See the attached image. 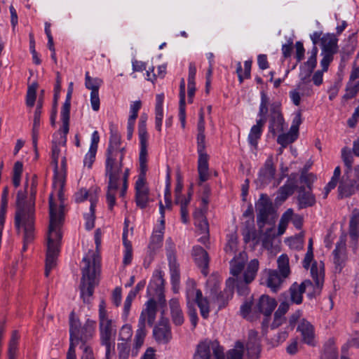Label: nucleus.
<instances>
[{"instance_id": "nucleus-32", "label": "nucleus", "mask_w": 359, "mask_h": 359, "mask_svg": "<svg viewBox=\"0 0 359 359\" xmlns=\"http://www.w3.org/2000/svg\"><path fill=\"white\" fill-rule=\"evenodd\" d=\"M168 259L169 262V266L171 274V282L172 286L179 284L180 282V271L179 266L176 262V257L172 250H170L168 254Z\"/></svg>"}, {"instance_id": "nucleus-61", "label": "nucleus", "mask_w": 359, "mask_h": 359, "mask_svg": "<svg viewBox=\"0 0 359 359\" xmlns=\"http://www.w3.org/2000/svg\"><path fill=\"white\" fill-rule=\"evenodd\" d=\"M187 307H188V314L190 318L191 323L194 327H196L198 323V316L196 310L194 308V305L193 303L188 301L187 302Z\"/></svg>"}, {"instance_id": "nucleus-5", "label": "nucleus", "mask_w": 359, "mask_h": 359, "mask_svg": "<svg viewBox=\"0 0 359 359\" xmlns=\"http://www.w3.org/2000/svg\"><path fill=\"white\" fill-rule=\"evenodd\" d=\"M257 223L260 231L266 224H274L278 215L272 201L266 194H262L256 203Z\"/></svg>"}, {"instance_id": "nucleus-7", "label": "nucleus", "mask_w": 359, "mask_h": 359, "mask_svg": "<svg viewBox=\"0 0 359 359\" xmlns=\"http://www.w3.org/2000/svg\"><path fill=\"white\" fill-rule=\"evenodd\" d=\"M211 351L213 359H225L224 349L218 341L210 340H205L197 345L194 359H210Z\"/></svg>"}, {"instance_id": "nucleus-15", "label": "nucleus", "mask_w": 359, "mask_h": 359, "mask_svg": "<svg viewBox=\"0 0 359 359\" xmlns=\"http://www.w3.org/2000/svg\"><path fill=\"white\" fill-rule=\"evenodd\" d=\"M346 236L342 234L336 244V248L333 251L334 264L335 272L340 273L344 266L346 259Z\"/></svg>"}, {"instance_id": "nucleus-31", "label": "nucleus", "mask_w": 359, "mask_h": 359, "mask_svg": "<svg viewBox=\"0 0 359 359\" xmlns=\"http://www.w3.org/2000/svg\"><path fill=\"white\" fill-rule=\"evenodd\" d=\"M266 118H260L257 121V124L252 127L248 135V141L251 145L255 147L257 145V140L262 135V128L266 123Z\"/></svg>"}, {"instance_id": "nucleus-45", "label": "nucleus", "mask_w": 359, "mask_h": 359, "mask_svg": "<svg viewBox=\"0 0 359 359\" xmlns=\"http://www.w3.org/2000/svg\"><path fill=\"white\" fill-rule=\"evenodd\" d=\"M146 313L147 315V323L149 325H152L156 313V302L154 299H150L147 303Z\"/></svg>"}, {"instance_id": "nucleus-57", "label": "nucleus", "mask_w": 359, "mask_h": 359, "mask_svg": "<svg viewBox=\"0 0 359 359\" xmlns=\"http://www.w3.org/2000/svg\"><path fill=\"white\" fill-rule=\"evenodd\" d=\"M313 70H311V69H305L304 67L301 69V72L299 73L300 82L298 84V88H300L302 84H306L311 81V76L313 73Z\"/></svg>"}, {"instance_id": "nucleus-17", "label": "nucleus", "mask_w": 359, "mask_h": 359, "mask_svg": "<svg viewBox=\"0 0 359 359\" xmlns=\"http://www.w3.org/2000/svg\"><path fill=\"white\" fill-rule=\"evenodd\" d=\"M275 172L276 168L273 165V160L271 158H269L260 169L259 176L255 182L259 184L260 186L268 184L273 179Z\"/></svg>"}, {"instance_id": "nucleus-40", "label": "nucleus", "mask_w": 359, "mask_h": 359, "mask_svg": "<svg viewBox=\"0 0 359 359\" xmlns=\"http://www.w3.org/2000/svg\"><path fill=\"white\" fill-rule=\"evenodd\" d=\"M198 135H197V146L205 145V120L203 109H201L199 113V120L197 126Z\"/></svg>"}, {"instance_id": "nucleus-19", "label": "nucleus", "mask_w": 359, "mask_h": 359, "mask_svg": "<svg viewBox=\"0 0 359 359\" xmlns=\"http://www.w3.org/2000/svg\"><path fill=\"white\" fill-rule=\"evenodd\" d=\"M100 327L101 344H114L116 330L113 325L112 321L109 320L100 322Z\"/></svg>"}, {"instance_id": "nucleus-41", "label": "nucleus", "mask_w": 359, "mask_h": 359, "mask_svg": "<svg viewBox=\"0 0 359 359\" xmlns=\"http://www.w3.org/2000/svg\"><path fill=\"white\" fill-rule=\"evenodd\" d=\"M69 114L70 111H61V118L62 121V132L64 135L60 137V140L59 143H62L64 146L67 142L66 135L69 133Z\"/></svg>"}, {"instance_id": "nucleus-30", "label": "nucleus", "mask_w": 359, "mask_h": 359, "mask_svg": "<svg viewBox=\"0 0 359 359\" xmlns=\"http://www.w3.org/2000/svg\"><path fill=\"white\" fill-rule=\"evenodd\" d=\"M170 309L173 323L177 326L182 325L184 319L177 299H172L170 301Z\"/></svg>"}, {"instance_id": "nucleus-34", "label": "nucleus", "mask_w": 359, "mask_h": 359, "mask_svg": "<svg viewBox=\"0 0 359 359\" xmlns=\"http://www.w3.org/2000/svg\"><path fill=\"white\" fill-rule=\"evenodd\" d=\"M128 229L125 227L123 233V243L125 248L123 264L125 266L130 264L133 259V248L130 241L127 239Z\"/></svg>"}, {"instance_id": "nucleus-1", "label": "nucleus", "mask_w": 359, "mask_h": 359, "mask_svg": "<svg viewBox=\"0 0 359 359\" xmlns=\"http://www.w3.org/2000/svg\"><path fill=\"white\" fill-rule=\"evenodd\" d=\"M125 153V147H121V145L109 152H106L105 175L109 178L106 197L111 210L116 204L115 196L119 187Z\"/></svg>"}, {"instance_id": "nucleus-59", "label": "nucleus", "mask_w": 359, "mask_h": 359, "mask_svg": "<svg viewBox=\"0 0 359 359\" xmlns=\"http://www.w3.org/2000/svg\"><path fill=\"white\" fill-rule=\"evenodd\" d=\"M300 182L306 186L307 190H312V184L315 180V176L312 173L301 174L299 177Z\"/></svg>"}, {"instance_id": "nucleus-14", "label": "nucleus", "mask_w": 359, "mask_h": 359, "mask_svg": "<svg viewBox=\"0 0 359 359\" xmlns=\"http://www.w3.org/2000/svg\"><path fill=\"white\" fill-rule=\"evenodd\" d=\"M205 145L197 146L198 153V172L199 176V184L207 181L209 178L208 155L205 153Z\"/></svg>"}, {"instance_id": "nucleus-37", "label": "nucleus", "mask_w": 359, "mask_h": 359, "mask_svg": "<svg viewBox=\"0 0 359 359\" xmlns=\"http://www.w3.org/2000/svg\"><path fill=\"white\" fill-rule=\"evenodd\" d=\"M245 262V259L241 253L238 257H235L231 262V273L233 278H237L241 277L240 275L244 269Z\"/></svg>"}, {"instance_id": "nucleus-29", "label": "nucleus", "mask_w": 359, "mask_h": 359, "mask_svg": "<svg viewBox=\"0 0 359 359\" xmlns=\"http://www.w3.org/2000/svg\"><path fill=\"white\" fill-rule=\"evenodd\" d=\"M156 280L154 283H150L148 286V291L154 290L158 294V301L161 304L165 305V296L163 294V284L164 280L161 272H158V274L155 276Z\"/></svg>"}, {"instance_id": "nucleus-36", "label": "nucleus", "mask_w": 359, "mask_h": 359, "mask_svg": "<svg viewBox=\"0 0 359 359\" xmlns=\"http://www.w3.org/2000/svg\"><path fill=\"white\" fill-rule=\"evenodd\" d=\"M349 236L353 245L356 248L358 239L359 237V217L353 216L351 218L349 222Z\"/></svg>"}, {"instance_id": "nucleus-3", "label": "nucleus", "mask_w": 359, "mask_h": 359, "mask_svg": "<svg viewBox=\"0 0 359 359\" xmlns=\"http://www.w3.org/2000/svg\"><path fill=\"white\" fill-rule=\"evenodd\" d=\"M95 322L88 319L83 327L79 319L74 318V313L72 312L69 318V343L76 344L79 341L82 343L81 348L84 349L86 341L90 339L95 330Z\"/></svg>"}, {"instance_id": "nucleus-10", "label": "nucleus", "mask_w": 359, "mask_h": 359, "mask_svg": "<svg viewBox=\"0 0 359 359\" xmlns=\"http://www.w3.org/2000/svg\"><path fill=\"white\" fill-rule=\"evenodd\" d=\"M311 274L315 282V285H313V283L310 280H305L303 281L299 287L302 289V290L305 292L306 288L308 287H313V291L311 293L309 294L310 298L319 295L324 283V270L323 266L320 267V269L318 270L317 262H314L311 267Z\"/></svg>"}, {"instance_id": "nucleus-22", "label": "nucleus", "mask_w": 359, "mask_h": 359, "mask_svg": "<svg viewBox=\"0 0 359 359\" xmlns=\"http://www.w3.org/2000/svg\"><path fill=\"white\" fill-rule=\"evenodd\" d=\"M257 334V332L254 330H250L248 332L246 349L250 359H257L261 351Z\"/></svg>"}, {"instance_id": "nucleus-28", "label": "nucleus", "mask_w": 359, "mask_h": 359, "mask_svg": "<svg viewBox=\"0 0 359 359\" xmlns=\"http://www.w3.org/2000/svg\"><path fill=\"white\" fill-rule=\"evenodd\" d=\"M265 275L266 278V285L268 287L276 292L279 289L281 283L285 278H283L281 275H279L276 270H265L263 276Z\"/></svg>"}, {"instance_id": "nucleus-50", "label": "nucleus", "mask_w": 359, "mask_h": 359, "mask_svg": "<svg viewBox=\"0 0 359 359\" xmlns=\"http://www.w3.org/2000/svg\"><path fill=\"white\" fill-rule=\"evenodd\" d=\"M110 138L109 145L106 152H109L116 147L120 146L121 143V135L116 130H114L112 128L110 129Z\"/></svg>"}, {"instance_id": "nucleus-52", "label": "nucleus", "mask_w": 359, "mask_h": 359, "mask_svg": "<svg viewBox=\"0 0 359 359\" xmlns=\"http://www.w3.org/2000/svg\"><path fill=\"white\" fill-rule=\"evenodd\" d=\"M54 187L55 188H58L57 196L60 201H63L64 200V194H63V188L65 186V178L62 175L58 174L55 177V175H54Z\"/></svg>"}, {"instance_id": "nucleus-44", "label": "nucleus", "mask_w": 359, "mask_h": 359, "mask_svg": "<svg viewBox=\"0 0 359 359\" xmlns=\"http://www.w3.org/2000/svg\"><path fill=\"white\" fill-rule=\"evenodd\" d=\"M19 339L18 332L14 330L12 332L11 338L9 341L8 356V359H15V354L18 349V341Z\"/></svg>"}, {"instance_id": "nucleus-55", "label": "nucleus", "mask_w": 359, "mask_h": 359, "mask_svg": "<svg viewBox=\"0 0 359 359\" xmlns=\"http://www.w3.org/2000/svg\"><path fill=\"white\" fill-rule=\"evenodd\" d=\"M341 158L344 163L345 166L347 168L346 173L351 172L352 169V164L353 162V158L351 155L350 150L346 149V148H344L341 151Z\"/></svg>"}, {"instance_id": "nucleus-63", "label": "nucleus", "mask_w": 359, "mask_h": 359, "mask_svg": "<svg viewBox=\"0 0 359 359\" xmlns=\"http://www.w3.org/2000/svg\"><path fill=\"white\" fill-rule=\"evenodd\" d=\"M358 92L357 91V88H355L353 86V83L348 82L346 88V93L344 94L343 98L346 100L351 99L354 97Z\"/></svg>"}, {"instance_id": "nucleus-11", "label": "nucleus", "mask_w": 359, "mask_h": 359, "mask_svg": "<svg viewBox=\"0 0 359 359\" xmlns=\"http://www.w3.org/2000/svg\"><path fill=\"white\" fill-rule=\"evenodd\" d=\"M153 336L159 344H166L172 339L171 328L169 320L161 317L157 325L154 327Z\"/></svg>"}, {"instance_id": "nucleus-56", "label": "nucleus", "mask_w": 359, "mask_h": 359, "mask_svg": "<svg viewBox=\"0 0 359 359\" xmlns=\"http://www.w3.org/2000/svg\"><path fill=\"white\" fill-rule=\"evenodd\" d=\"M145 335V316L144 311H142L140 317L135 339L144 340Z\"/></svg>"}, {"instance_id": "nucleus-43", "label": "nucleus", "mask_w": 359, "mask_h": 359, "mask_svg": "<svg viewBox=\"0 0 359 359\" xmlns=\"http://www.w3.org/2000/svg\"><path fill=\"white\" fill-rule=\"evenodd\" d=\"M278 266L283 278H287L290 274L289 259L286 255H280L278 260Z\"/></svg>"}, {"instance_id": "nucleus-24", "label": "nucleus", "mask_w": 359, "mask_h": 359, "mask_svg": "<svg viewBox=\"0 0 359 359\" xmlns=\"http://www.w3.org/2000/svg\"><path fill=\"white\" fill-rule=\"evenodd\" d=\"M297 331L302 333V341L309 346H314V331L313 325L303 319L297 327Z\"/></svg>"}, {"instance_id": "nucleus-48", "label": "nucleus", "mask_w": 359, "mask_h": 359, "mask_svg": "<svg viewBox=\"0 0 359 359\" xmlns=\"http://www.w3.org/2000/svg\"><path fill=\"white\" fill-rule=\"evenodd\" d=\"M297 138V135L294 134L290 130L287 133H283L278 135L277 142L283 147H286L289 144L292 143Z\"/></svg>"}, {"instance_id": "nucleus-62", "label": "nucleus", "mask_w": 359, "mask_h": 359, "mask_svg": "<svg viewBox=\"0 0 359 359\" xmlns=\"http://www.w3.org/2000/svg\"><path fill=\"white\" fill-rule=\"evenodd\" d=\"M196 304L200 309L201 314L203 318H207L210 312L209 303L207 298L201 299L200 301L197 302Z\"/></svg>"}, {"instance_id": "nucleus-25", "label": "nucleus", "mask_w": 359, "mask_h": 359, "mask_svg": "<svg viewBox=\"0 0 359 359\" xmlns=\"http://www.w3.org/2000/svg\"><path fill=\"white\" fill-rule=\"evenodd\" d=\"M138 133L140 140V164L147 165V125H138Z\"/></svg>"}, {"instance_id": "nucleus-42", "label": "nucleus", "mask_w": 359, "mask_h": 359, "mask_svg": "<svg viewBox=\"0 0 359 359\" xmlns=\"http://www.w3.org/2000/svg\"><path fill=\"white\" fill-rule=\"evenodd\" d=\"M304 292L299 287L297 283H293L290 290V300L292 303L299 304L302 302V294Z\"/></svg>"}, {"instance_id": "nucleus-35", "label": "nucleus", "mask_w": 359, "mask_h": 359, "mask_svg": "<svg viewBox=\"0 0 359 359\" xmlns=\"http://www.w3.org/2000/svg\"><path fill=\"white\" fill-rule=\"evenodd\" d=\"M338 353L333 339H329L325 344L323 353L320 359H337Z\"/></svg>"}, {"instance_id": "nucleus-58", "label": "nucleus", "mask_w": 359, "mask_h": 359, "mask_svg": "<svg viewBox=\"0 0 359 359\" xmlns=\"http://www.w3.org/2000/svg\"><path fill=\"white\" fill-rule=\"evenodd\" d=\"M60 149L58 148V146L57 144L53 142V148H52V161L53 163L54 164V172L55 175V177L57 176L58 171V157L60 154Z\"/></svg>"}, {"instance_id": "nucleus-46", "label": "nucleus", "mask_w": 359, "mask_h": 359, "mask_svg": "<svg viewBox=\"0 0 359 359\" xmlns=\"http://www.w3.org/2000/svg\"><path fill=\"white\" fill-rule=\"evenodd\" d=\"M90 212L86 214L85 216L86 218V228L87 230L92 229L95 226V201L93 200V197H90Z\"/></svg>"}, {"instance_id": "nucleus-20", "label": "nucleus", "mask_w": 359, "mask_h": 359, "mask_svg": "<svg viewBox=\"0 0 359 359\" xmlns=\"http://www.w3.org/2000/svg\"><path fill=\"white\" fill-rule=\"evenodd\" d=\"M297 191V199L299 209L306 208L315 205L316 198L312 190H307L304 186H300L298 187Z\"/></svg>"}, {"instance_id": "nucleus-27", "label": "nucleus", "mask_w": 359, "mask_h": 359, "mask_svg": "<svg viewBox=\"0 0 359 359\" xmlns=\"http://www.w3.org/2000/svg\"><path fill=\"white\" fill-rule=\"evenodd\" d=\"M338 39L334 34H327L320 39V44L322 46V53H327L334 55L337 52Z\"/></svg>"}, {"instance_id": "nucleus-53", "label": "nucleus", "mask_w": 359, "mask_h": 359, "mask_svg": "<svg viewBox=\"0 0 359 359\" xmlns=\"http://www.w3.org/2000/svg\"><path fill=\"white\" fill-rule=\"evenodd\" d=\"M269 103V98L267 95L262 91L261 93V104L259 111V116L261 118H266V114L268 113L269 109L268 105Z\"/></svg>"}, {"instance_id": "nucleus-49", "label": "nucleus", "mask_w": 359, "mask_h": 359, "mask_svg": "<svg viewBox=\"0 0 359 359\" xmlns=\"http://www.w3.org/2000/svg\"><path fill=\"white\" fill-rule=\"evenodd\" d=\"M37 88V83H33L31 86L28 87L26 96V104L29 107H32L34 105L36 97Z\"/></svg>"}, {"instance_id": "nucleus-13", "label": "nucleus", "mask_w": 359, "mask_h": 359, "mask_svg": "<svg viewBox=\"0 0 359 359\" xmlns=\"http://www.w3.org/2000/svg\"><path fill=\"white\" fill-rule=\"evenodd\" d=\"M285 121L278 105L273 104L270 109L269 131L273 136L284 130Z\"/></svg>"}, {"instance_id": "nucleus-51", "label": "nucleus", "mask_w": 359, "mask_h": 359, "mask_svg": "<svg viewBox=\"0 0 359 359\" xmlns=\"http://www.w3.org/2000/svg\"><path fill=\"white\" fill-rule=\"evenodd\" d=\"M102 81L99 79H93L89 76L88 72L86 74V87L91 90V92L99 91Z\"/></svg>"}, {"instance_id": "nucleus-54", "label": "nucleus", "mask_w": 359, "mask_h": 359, "mask_svg": "<svg viewBox=\"0 0 359 359\" xmlns=\"http://www.w3.org/2000/svg\"><path fill=\"white\" fill-rule=\"evenodd\" d=\"M338 191L339 198L348 197L353 194V184H347L344 180H341L339 182Z\"/></svg>"}, {"instance_id": "nucleus-4", "label": "nucleus", "mask_w": 359, "mask_h": 359, "mask_svg": "<svg viewBox=\"0 0 359 359\" xmlns=\"http://www.w3.org/2000/svg\"><path fill=\"white\" fill-rule=\"evenodd\" d=\"M64 209L65 205L63 201H60L57 208L56 203L54 202L53 196L51 194L49 197L50 222L47 238L61 241L62 233L60 228L65 218Z\"/></svg>"}, {"instance_id": "nucleus-47", "label": "nucleus", "mask_w": 359, "mask_h": 359, "mask_svg": "<svg viewBox=\"0 0 359 359\" xmlns=\"http://www.w3.org/2000/svg\"><path fill=\"white\" fill-rule=\"evenodd\" d=\"M44 90H41L40 96L39 97L36 110L34 115V123L33 126L34 128H39L40 126V117L41 114V109L43 102Z\"/></svg>"}, {"instance_id": "nucleus-39", "label": "nucleus", "mask_w": 359, "mask_h": 359, "mask_svg": "<svg viewBox=\"0 0 359 359\" xmlns=\"http://www.w3.org/2000/svg\"><path fill=\"white\" fill-rule=\"evenodd\" d=\"M211 295L212 300L217 304L219 309L224 307L226 300L231 296L228 293L219 292L216 285L211 289Z\"/></svg>"}, {"instance_id": "nucleus-38", "label": "nucleus", "mask_w": 359, "mask_h": 359, "mask_svg": "<svg viewBox=\"0 0 359 359\" xmlns=\"http://www.w3.org/2000/svg\"><path fill=\"white\" fill-rule=\"evenodd\" d=\"M259 269V261L257 259H252L247 266L244 272L243 278L245 283H251L255 278Z\"/></svg>"}, {"instance_id": "nucleus-2", "label": "nucleus", "mask_w": 359, "mask_h": 359, "mask_svg": "<svg viewBox=\"0 0 359 359\" xmlns=\"http://www.w3.org/2000/svg\"><path fill=\"white\" fill-rule=\"evenodd\" d=\"M88 257H85L82 262L85 266L81 268L80 290L83 302L90 303L89 297L93 296L94 288L98 285L97 276L100 272V257L93 250H89Z\"/></svg>"}, {"instance_id": "nucleus-12", "label": "nucleus", "mask_w": 359, "mask_h": 359, "mask_svg": "<svg viewBox=\"0 0 359 359\" xmlns=\"http://www.w3.org/2000/svg\"><path fill=\"white\" fill-rule=\"evenodd\" d=\"M47 251L46 258L45 276H49L50 270L56 265V260L60 253L61 241L47 238Z\"/></svg>"}, {"instance_id": "nucleus-33", "label": "nucleus", "mask_w": 359, "mask_h": 359, "mask_svg": "<svg viewBox=\"0 0 359 359\" xmlns=\"http://www.w3.org/2000/svg\"><path fill=\"white\" fill-rule=\"evenodd\" d=\"M163 234V232L159 231L158 233H154L151 237L150 243L148 246V254L150 260L153 259L156 251L162 246Z\"/></svg>"}, {"instance_id": "nucleus-8", "label": "nucleus", "mask_w": 359, "mask_h": 359, "mask_svg": "<svg viewBox=\"0 0 359 359\" xmlns=\"http://www.w3.org/2000/svg\"><path fill=\"white\" fill-rule=\"evenodd\" d=\"M140 172L135 182V202L139 208L144 209L149 201V189L146 186L145 180L147 165L140 164Z\"/></svg>"}, {"instance_id": "nucleus-60", "label": "nucleus", "mask_w": 359, "mask_h": 359, "mask_svg": "<svg viewBox=\"0 0 359 359\" xmlns=\"http://www.w3.org/2000/svg\"><path fill=\"white\" fill-rule=\"evenodd\" d=\"M302 122V111H301V110H299L296 112L295 116L293 118L292 124L290 128L291 132L293 133L294 134H297L298 135L299 128V126L301 125Z\"/></svg>"}, {"instance_id": "nucleus-26", "label": "nucleus", "mask_w": 359, "mask_h": 359, "mask_svg": "<svg viewBox=\"0 0 359 359\" xmlns=\"http://www.w3.org/2000/svg\"><path fill=\"white\" fill-rule=\"evenodd\" d=\"M195 219V224L200 231V233L205 236L201 238L202 242H205L209 237V224L204 216L203 210H197L194 214Z\"/></svg>"}, {"instance_id": "nucleus-16", "label": "nucleus", "mask_w": 359, "mask_h": 359, "mask_svg": "<svg viewBox=\"0 0 359 359\" xmlns=\"http://www.w3.org/2000/svg\"><path fill=\"white\" fill-rule=\"evenodd\" d=\"M297 175V173H292L286 184L279 188L276 198V202L285 201L288 196L294 193L295 189H298Z\"/></svg>"}, {"instance_id": "nucleus-6", "label": "nucleus", "mask_w": 359, "mask_h": 359, "mask_svg": "<svg viewBox=\"0 0 359 359\" xmlns=\"http://www.w3.org/2000/svg\"><path fill=\"white\" fill-rule=\"evenodd\" d=\"M36 178L35 175L32 177L29 200H27L26 191L19 190L17 193L15 201L16 220L21 217L22 214L34 215V204L37 186Z\"/></svg>"}, {"instance_id": "nucleus-64", "label": "nucleus", "mask_w": 359, "mask_h": 359, "mask_svg": "<svg viewBox=\"0 0 359 359\" xmlns=\"http://www.w3.org/2000/svg\"><path fill=\"white\" fill-rule=\"evenodd\" d=\"M132 336V329L131 327L128 325H125L122 327L120 334H119V339L121 341H127Z\"/></svg>"}, {"instance_id": "nucleus-21", "label": "nucleus", "mask_w": 359, "mask_h": 359, "mask_svg": "<svg viewBox=\"0 0 359 359\" xmlns=\"http://www.w3.org/2000/svg\"><path fill=\"white\" fill-rule=\"evenodd\" d=\"M245 283V279H242V277L235 278L233 277L229 278L226 282L225 292L228 294L232 295L235 287L237 288V292L240 295H245L248 293V284Z\"/></svg>"}, {"instance_id": "nucleus-9", "label": "nucleus", "mask_w": 359, "mask_h": 359, "mask_svg": "<svg viewBox=\"0 0 359 359\" xmlns=\"http://www.w3.org/2000/svg\"><path fill=\"white\" fill-rule=\"evenodd\" d=\"M34 215L22 214L21 217L16 220V212L15 213V226L18 233H20L22 227L24 229L23 252L27 250V245L34 240Z\"/></svg>"}, {"instance_id": "nucleus-23", "label": "nucleus", "mask_w": 359, "mask_h": 359, "mask_svg": "<svg viewBox=\"0 0 359 359\" xmlns=\"http://www.w3.org/2000/svg\"><path fill=\"white\" fill-rule=\"evenodd\" d=\"M192 255L195 263L201 268V272L203 275L207 276L208 273V268L209 264V257L208 252L200 246L194 248Z\"/></svg>"}, {"instance_id": "nucleus-18", "label": "nucleus", "mask_w": 359, "mask_h": 359, "mask_svg": "<svg viewBox=\"0 0 359 359\" xmlns=\"http://www.w3.org/2000/svg\"><path fill=\"white\" fill-rule=\"evenodd\" d=\"M277 305L276 301L273 298H270L266 294H263L259 297V302L255 310L256 312L263 313L266 317V321L268 322L273 311Z\"/></svg>"}]
</instances>
